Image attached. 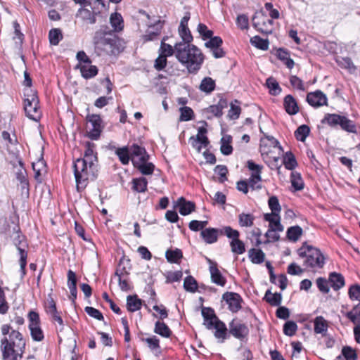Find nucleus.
<instances>
[{"mask_svg":"<svg viewBox=\"0 0 360 360\" xmlns=\"http://www.w3.org/2000/svg\"><path fill=\"white\" fill-rule=\"evenodd\" d=\"M1 330L4 335L0 345L3 360H18L22 358L26 345L22 334L12 329L8 324H4Z\"/></svg>","mask_w":360,"mask_h":360,"instance_id":"obj_1","label":"nucleus"},{"mask_svg":"<svg viewBox=\"0 0 360 360\" xmlns=\"http://www.w3.org/2000/svg\"><path fill=\"white\" fill-rule=\"evenodd\" d=\"M95 53L101 56H116L124 49L123 39L113 33L108 26H101L94 37Z\"/></svg>","mask_w":360,"mask_h":360,"instance_id":"obj_2","label":"nucleus"},{"mask_svg":"<svg viewBox=\"0 0 360 360\" xmlns=\"http://www.w3.org/2000/svg\"><path fill=\"white\" fill-rule=\"evenodd\" d=\"M175 56L190 74H196L204 61V56L195 45L179 42L174 45Z\"/></svg>","mask_w":360,"mask_h":360,"instance_id":"obj_3","label":"nucleus"},{"mask_svg":"<svg viewBox=\"0 0 360 360\" xmlns=\"http://www.w3.org/2000/svg\"><path fill=\"white\" fill-rule=\"evenodd\" d=\"M74 174L78 191L84 189L89 180H94L97 176V164H89L82 159L74 162Z\"/></svg>","mask_w":360,"mask_h":360,"instance_id":"obj_4","label":"nucleus"},{"mask_svg":"<svg viewBox=\"0 0 360 360\" xmlns=\"http://www.w3.org/2000/svg\"><path fill=\"white\" fill-rule=\"evenodd\" d=\"M300 257L304 258V266L312 271L322 269L326 263V257L321 251L312 245H307V242L302 243L297 250Z\"/></svg>","mask_w":360,"mask_h":360,"instance_id":"obj_5","label":"nucleus"},{"mask_svg":"<svg viewBox=\"0 0 360 360\" xmlns=\"http://www.w3.org/2000/svg\"><path fill=\"white\" fill-rule=\"evenodd\" d=\"M202 316L205 328L208 330L215 329L214 337L221 339V342H224L229 337L228 329L226 324L217 317L214 310L211 307H202Z\"/></svg>","mask_w":360,"mask_h":360,"instance_id":"obj_6","label":"nucleus"},{"mask_svg":"<svg viewBox=\"0 0 360 360\" xmlns=\"http://www.w3.org/2000/svg\"><path fill=\"white\" fill-rule=\"evenodd\" d=\"M13 230L15 231V234L12 237V240L13 245L18 251V255L20 256L19 263L20 266V273L22 277H24L26 274V266L27 263V259L28 255L27 250L29 245L25 236L22 233L18 226H16Z\"/></svg>","mask_w":360,"mask_h":360,"instance_id":"obj_7","label":"nucleus"},{"mask_svg":"<svg viewBox=\"0 0 360 360\" xmlns=\"http://www.w3.org/2000/svg\"><path fill=\"white\" fill-rule=\"evenodd\" d=\"M24 96V110L26 116L30 120L39 121L41 117V111L37 91L32 89H25Z\"/></svg>","mask_w":360,"mask_h":360,"instance_id":"obj_8","label":"nucleus"},{"mask_svg":"<svg viewBox=\"0 0 360 360\" xmlns=\"http://www.w3.org/2000/svg\"><path fill=\"white\" fill-rule=\"evenodd\" d=\"M252 26L259 32L270 34L273 32L274 21L263 11L256 12L252 19Z\"/></svg>","mask_w":360,"mask_h":360,"instance_id":"obj_9","label":"nucleus"},{"mask_svg":"<svg viewBox=\"0 0 360 360\" xmlns=\"http://www.w3.org/2000/svg\"><path fill=\"white\" fill-rule=\"evenodd\" d=\"M27 319L29 321L28 328L32 340L36 342L42 341L44 339V334L41 327V320L39 314L32 310L28 313Z\"/></svg>","mask_w":360,"mask_h":360,"instance_id":"obj_10","label":"nucleus"},{"mask_svg":"<svg viewBox=\"0 0 360 360\" xmlns=\"http://www.w3.org/2000/svg\"><path fill=\"white\" fill-rule=\"evenodd\" d=\"M86 120L89 124L87 125V136L91 140L98 139L103 129L101 116L97 114L87 115Z\"/></svg>","mask_w":360,"mask_h":360,"instance_id":"obj_11","label":"nucleus"},{"mask_svg":"<svg viewBox=\"0 0 360 360\" xmlns=\"http://www.w3.org/2000/svg\"><path fill=\"white\" fill-rule=\"evenodd\" d=\"M274 149L279 152V155L283 153V147L274 136L265 134L260 139L259 151L262 157H264L265 155H270Z\"/></svg>","mask_w":360,"mask_h":360,"instance_id":"obj_12","label":"nucleus"},{"mask_svg":"<svg viewBox=\"0 0 360 360\" xmlns=\"http://www.w3.org/2000/svg\"><path fill=\"white\" fill-rule=\"evenodd\" d=\"M249 333L248 326L236 318L232 319L229 323L228 333L238 340L243 341L247 339Z\"/></svg>","mask_w":360,"mask_h":360,"instance_id":"obj_13","label":"nucleus"},{"mask_svg":"<svg viewBox=\"0 0 360 360\" xmlns=\"http://www.w3.org/2000/svg\"><path fill=\"white\" fill-rule=\"evenodd\" d=\"M222 300L228 304V309L232 313H237L242 308L243 300L237 292H226L222 295Z\"/></svg>","mask_w":360,"mask_h":360,"instance_id":"obj_14","label":"nucleus"},{"mask_svg":"<svg viewBox=\"0 0 360 360\" xmlns=\"http://www.w3.org/2000/svg\"><path fill=\"white\" fill-rule=\"evenodd\" d=\"M207 130L204 127H200L198 129V134L196 136H191L189 139V143L191 146L200 153L202 148H207L210 144V141L207 136L205 135Z\"/></svg>","mask_w":360,"mask_h":360,"instance_id":"obj_15","label":"nucleus"},{"mask_svg":"<svg viewBox=\"0 0 360 360\" xmlns=\"http://www.w3.org/2000/svg\"><path fill=\"white\" fill-rule=\"evenodd\" d=\"M306 100L311 106L314 108L328 105L327 97L326 94L320 90L308 93Z\"/></svg>","mask_w":360,"mask_h":360,"instance_id":"obj_16","label":"nucleus"},{"mask_svg":"<svg viewBox=\"0 0 360 360\" xmlns=\"http://www.w3.org/2000/svg\"><path fill=\"white\" fill-rule=\"evenodd\" d=\"M131 156L133 165L136 162H147L150 157L146 148L136 143L131 146Z\"/></svg>","mask_w":360,"mask_h":360,"instance_id":"obj_17","label":"nucleus"},{"mask_svg":"<svg viewBox=\"0 0 360 360\" xmlns=\"http://www.w3.org/2000/svg\"><path fill=\"white\" fill-rule=\"evenodd\" d=\"M207 260L210 264L209 269L212 281L219 286H224L226 283V279L219 270L217 264L209 258Z\"/></svg>","mask_w":360,"mask_h":360,"instance_id":"obj_18","label":"nucleus"},{"mask_svg":"<svg viewBox=\"0 0 360 360\" xmlns=\"http://www.w3.org/2000/svg\"><path fill=\"white\" fill-rule=\"evenodd\" d=\"M174 207H179V213L186 216L195 211V204L192 201L186 200L184 197H180L175 202Z\"/></svg>","mask_w":360,"mask_h":360,"instance_id":"obj_19","label":"nucleus"},{"mask_svg":"<svg viewBox=\"0 0 360 360\" xmlns=\"http://www.w3.org/2000/svg\"><path fill=\"white\" fill-rule=\"evenodd\" d=\"M97 13L91 11L88 8L82 7L78 9L76 17L81 19L86 24L93 25L96 22Z\"/></svg>","mask_w":360,"mask_h":360,"instance_id":"obj_20","label":"nucleus"},{"mask_svg":"<svg viewBox=\"0 0 360 360\" xmlns=\"http://www.w3.org/2000/svg\"><path fill=\"white\" fill-rule=\"evenodd\" d=\"M283 108L290 115H295L300 111L296 99L290 94L286 95L283 98Z\"/></svg>","mask_w":360,"mask_h":360,"instance_id":"obj_21","label":"nucleus"},{"mask_svg":"<svg viewBox=\"0 0 360 360\" xmlns=\"http://www.w3.org/2000/svg\"><path fill=\"white\" fill-rule=\"evenodd\" d=\"M219 229L207 228L200 232V236L207 244H212L218 240Z\"/></svg>","mask_w":360,"mask_h":360,"instance_id":"obj_22","label":"nucleus"},{"mask_svg":"<svg viewBox=\"0 0 360 360\" xmlns=\"http://www.w3.org/2000/svg\"><path fill=\"white\" fill-rule=\"evenodd\" d=\"M68 286L70 292L69 298L72 301V304H75L77 294V278L75 273L72 270H69L68 271Z\"/></svg>","mask_w":360,"mask_h":360,"instance_id":"obj_23","label":"nucleus"},{"mask_svg":"<svg viewBox=\"0 0 360 360\" xmlns=\"http://www.w3.org/2000/svg\"><path fill=\"white\" fill-rule=\"evenodd\" d=\"M314 332L326 337L328 329V323L322 316H318L314 319Z\"/></svg>","mask_w":360,"mask_h":360,"instance_id":"obj_24","label":"nucleus"},{"mask_svg":"<svg viewBox=\"0 0 360 360\" xmlns=\"http://www.w3.org/2000/svg\"><path fill=\"white\" fill-rule=\"evenodd\" d=\"M115 275L118 277L119 286L122 291L127 292L131 289L128 281L129 272L126 271L125 267L122 269H117Z\"/></svg>","mask_w":360,"mask_h":360,"instance_id":"obj_25","label":"nucleus"},{"mask_svg":"<svg viewBox=\"0 0 360 360\" xmlns=\"http://www.w3.org/2000/svg\"><path fill=\"white\" fill-rule=\"evenodd\" d=\"M95 144L94 143L87 141L85 143V151L83 158L82 160H84L89 164H97L98 159L96 153L94 152Z\"/></svg>","mask_w":360,"mask_h":360,"instance_id":"obj_26","label":"nucleus"},{"mask_svg":"<svg viewBox=\"0 0 360 360\" xmlns=\"http://www.w3.org/2000/svg\"><path fill=\"white\" fill-rule=\"evenodd\" d=\"M115 153L118 157L119 160L123 165H127L131 160V146H123L120 148L113 147Z\"/></svg>","mask_w":360,"mask_h":360,"instance_id":"obj_27","label":"nucleus"},{"mask_svg":"<svg viewBox=\"0 0 360 360\" xmlns=\"http://www.w3.org/2000/svg\"><path fill=\"white\" fill-rule=\"evenodd\" d=\"M110 23L112 27L111 30L113 33L120 32L124 28V20L122 15L117 12L111 13L110 16Z\"/></svg>","mask_w":360,"mask_h":360,"instance_id":"obj_28","label":"nucleus"},{"mask_svg":"<svg viewBox=\"0 0 360 360\" xmlns=\"http://www.w3.org/2000/svg\"><path fill=\"white\" fill-rule=\"evenodd\" d=\"M328 282L334 290H340L345 284L344 276L336 272H332L329 274Z\"/></svg>","mask_w":360,"mask_h":360,"instance_id":"obj_29","label":"nucleus"},{"mask_svg":"<svg viewBox=\"0 0 360 360\" xmlns=\"http://www.w3.org/2000/svg\"><path fill=\"white\" fill-rule=\"evenodd\" d=\"M264 219L269 222V229L273 228L274 229L277 230L278 232H281L283 231V226L280 222V214L275 216L274 214L266 213L264 215Z\"/></svg>","mask_w":360,"mask_h":360,"instance_id":"obj_30","label":"nucleus"},{"mask_svg":"<svg viewBox=\"0 0 360 360\" xmlns=\"http://www.w3.org/2000/svg\"><path fill=\"white\" fill-rule=\"evenodd\" d=\"M141 306L142 300L136 295H128L127 297V309L129 312L139 310Z\"/></svg>","mask_w":360,"mask_h":360,"instance_id":"obj_31","label":"nucleus"},{"mask_svg":"<svg viewBox=\"0 0 360 360\" xmlns=\"http://www.w3.org/2000/svg\"><path fill=\"white\" fill-rule=\"evenodd\" d=\"M154 333L165 338H169L172 335L169 326L165 322L160 321L155 323Z\"/></svg>","mask_w":360,"mask_h":360,"instance_id":"obj_32","label":"nucleus"},{"mask_svg":"<svg viewBox=\"0 0 360 360\" xmlns=\"http://www.w3.org/2000/svg\"><path fill=\"white\" fill-rule=\"evenodd\" d=\"M216 88L215 81L210 77H204L199 86V89L207 94H211Z\"/></svg>","mask_w":360,"mask_h":360,"instance_id":"obj_33","label":"nucleus"},{"mask_svg":"<svg viewBox=\"0 0 360 360\" xmlns=\"http://www.w3.org/2000/svg\"><path fill=\"white\" fill-rule=\"evenodd\" d=\"M276 56L288 68L292 69L294 67V60L290 58V53L286 49L282 48L278 49L276 52Z\"/></svg>","mask_w":360,"mask_h":360,"instance_id":"obj_34","label":"nucleus"},{"mask_svg":"<svg viewBox=\"0 0 360 360\" xmlns=\"http://www.w3.org/2000/svg\"><path fill=\"white\" fill-rule=\"evenodd\" d=\"M82 76L86 79H91L97 75L98 69L96 65H83L79 67Z\"/></svg>","mask_w":360,"mask_h":360,"instance_id":"obj_35","label":"nucleus"},{"mask_svg":"<svg viewBox=\"0 0 360 360\" xmlns=\"http://www.w3.org/2000/svg\"><path fill=\"white\" fill-rule=\"evenodd\" d=\"M266 86L269 89V93L272 96H278L282 91V89L278 82L273 77H269L266 79Z\"/></svg>","mask_w":360,"mask_h":360,"instance_id":"obj_36","label":"nucleus"},{"mask_svg":"<svg viewBox=\"0 0 360 360\" xmlns=\"http://www.w3.org/2000/svg\"><path fill=\"white\" fill-rule=\"evenodd\" d=\"M131 184V189L135 192L144 193L147 191L148 181L145 177L134 178Z\"/></svg>","mask_w":360,"mask_h":360,"instance_id":"obj_37","label":"nucleus"},{"mask_svg":"<svg viewBox=\"0 0 360 360\" xmlns=\"http://www.w3.org/2000/svg\"><path fill=\"white\" fill-rule=\"evenodd\" d=\"M302 234L303 230L298 225L289 227L286 231L287 238L292 242L297 241Z\"/></svg>","mask_w":360,"mask_h":360,"instance_id":"obj_38","label":"nucleus"},{"mask_svg":"<svg viewBox=\"0 0 360 360\" xmlns=\"http://www.w3.org/2000/svg\"><path fill=\"white\" fill-rule=\"evenodd\" d=\"M264 300L271 306H279L281 303L282 295L281 293H272L270 290H266Z\"/></svg>","mask_w":360,"mask_h":360,"instance_id":"obj_39","label":"nucleus"},{"mask_svg":"<svg viewBox=\"0 0 360 360\" xmlns=\"http://www.w3.org/2000/svg\"><path fill=\"white\" fill-rule=\"evenodd\" d=\"M342 115L335 113H327L321 120L322 124H327L331 127L340 126Z\"/></svg>","mask_w":360,"mask_h":360,"instance_id":"obj_40","label":"nucleus"},{"mask_svg":"<svg viewBox=\"0 0 360 360\" xmlns=\"http://www.w3.org/2000/svg\"><path fill=\"white\" fill-rule=\"evenodd\" d=\"M283 164L288 170H293L297 166L296 158L291 151H288L283 155Z\"/></svg>","mask_w":360,"mask_h":360,"instance_id":"obj_41","label":"nucleus"},{"mask_svg":"<svg viewBox=\"0 0 360 360\" xmlns=\"http://www.w3.org/2000/svg\"><path fill=\"white\" fill-rule=\"evenodd\" d=\"M281 155H279V152H278L277 156H271L270 154L265 155L264 157L262 158L271 169H277L278 173H279L282 165L279 163Z\"/></svg>","mask_w":360,"mask_h":360,"instance_id":"obj_42","label":"nucleus"},{"mask_svg":"<svg viewBox=\"0 0 360 360\" xmlns=\"http://www.w3.org/2000/svg\"><path fill=\"white\" fill-rule=\"evenodd\" d=\"M240 102L237 99H235L230 103V109L227 115V117L230 120H237L239 117L241 113V108L240 106Z\"/></svg>","mask_w":360,"mask_h":360,"instance_id":"obj_43","label":"nucleus"},{"mask_svg":"<svg viewBox=\"0 0 360 360\" xmlns=\"http://www.w3.org/2000/svg\"><path fill=\"white\" fill-rule=\"evenodd\" d=\"M248 255L253 264H262L265 259V254L260 249L251 248Z\"/></svg>","mask_w":360,"mask_h":360,"instance_id":"obj_44","label":"nucleus"},{"mask_svg":"<svg viewBox=\"0 0 360 360\" xmlns=\"http://www.w3.org/2000/svg\"><path fill=\"white\" fill-rule=\"evenodd\" d=\"M134 167L139 169V171L143 175H150L153 173L155 165L152 162H136Z\"/></svg>","mask_w":360,"mask_h":360,"instance_id":"obj_45","label":"nucleus"},{"mask_svg":"<svg viewBox=\"0 0 360 360\" xmlns=\"http://www.w3.org/2000/svg\"><path fill=\"white\" fill-rule=\"evenodd\" d=\"M232 141V136L226 135L223 136L221 139V147L220 150L224 155H229L233 152V147L231 145Z\"/></svg>","mask_w":360,"mask_h":360,"instance_id":"obj_46","label":"nucleus"},{"mask_svg":"<svg viewBox=\"0 0 360 360\" xmlns=\"http://www.w3.org/2000/svg\"><path fill=\"white\" fill-rule=\"evenodd\" d=\"M340 127L342 130L347 132L356 133V124L345 115H342Z\"/></svg>","mask_w":360,"mask_h":360,"instance_id":"obj_47","label":"nucleus"},{"mask_svg":"<svg viewBox=\"0 0 360 360\" xmlns=\"http://www.w3.org/2000/svg\"><path fill=\"white\" fill-rule=\"evenodd\" d=\"M165 257L169 262L178 264L183 257V253L182 251L178 248L175 250L169 249L166 251Z\"/></svg>","mask_w":360,"mask_h":360,"instance_id":"obj_48","label":"nucleus"},{"mask_svg":"<svg viewBox=\"0 0 360 360\" xmlns=\"http://www.w3.org/2000/svg\"><path fill=\"white\" fill-rule=\"evenodd\" d=\"M345 316L349 319L354 324L360 325V303L355 305L352 309L347 311Z\"/></svg>","mask_w":360,"mask_h":360,"instance_id":"obj_49","label":"nucleus"},{"mask_svg":"<svg viewBox=\"0 0 360 360\" xmlns=\"http://www.w3.org/2000/svg\"><path fill=\"white\" fill-rule=\"evenodd\" d=\"M290 182L295 191H301L304 188V181L301 174L297 172H292L290 174Z\"/></svg>","mask_w":360,"mask_h":360,"instance_id":"obj_50","label":"nucleus"},{"mask_svg":"<svg viewBox=\"0 0 360 360\" xmlns=\"http://www.w3.org/2000/svg\"><path fill=\"white\" fill-rule=\"evenodd\" d=\"M219 234L221 236H226L231 240L240 237V232L236 229H233L230 226H224L219 228Z\"/></svg>","mask_w":360,"mask_h":360,"instance_id":"obj_51","label":"nucleus"},{"mask_svg":"<svg viewBox=\"0 0 360 360\" xmlns=\"http://www.w3.org/2000/svg\"><path fill=\"white\" fill-rule=\"evenodd\" d=\"M231 252L236 255H242L245 252V245L243 241L239 238L230 241Z\"/></svg>","mask_w":360,"mask_h":360,"instance_id":"obj_52","label":"nucleus"},{"mask_svg":"<svg viewBox=\"0 0 360 360\" xmlns=\"http://www.w3.org/2000/svg\"><path fill=\"white\" fill-rule=\"evenodd\" d=\"M62 31L59 28H53L49 32V39L51 45L57 46L63 39Z\"/></svg>","mask_w":360,"mask_h":360,"instance_id":"obj_53","label":"nucleus"},{"mask_svg":"<svg viewBox=\"0 0 360 360\" xmlns=\"http://www.w3.org/2000/svg\"><path fill=\"white\" fill-rule=\"evenodd\" d=\"M46 162L43 159L39 160L37 162L32 163V169L34 172V178L39 182L41 181V180L39 179V176L41 175V173L46 172Z\"/></svg>","mask_w":360,"mask_h":360,"instance_id":"obj_54","label":"nucleus"},{"mask_svg":"<svg viewBox=\"0 0 360 360\" xmlns=\"http://www.w3.org/2000/svg\"><path fill=\"white\" fill-rule=\"evenodd\" d=\"M255 219L253 214L243 212L238 215V223L241 227H250L253 225Z\"/></svg>","mask_w":360,"mask_h":360,"instance_id":"obj_55","label":"nucleus"},{"mask_svg":"<svg viewBox=\"0 0 360 360\" xmlns=\"http://www.w3.org/2000/svg\"><path fill=\"white\" fill-rule=\"evenodd\" d=\"M250 43L252 46L263 51H266L269 49V40L267 39H262L257 35L250 39Z\"/></svg>","mask_w":360,"mask_h":360,"instance_id":"obj_56","label":"nucleus"},{"mask_svg":"<svg viewBox=\"0 0 360 360\" xmlns=\"http://www.w3.org/2000/svg\"><path fill=\"white\" fill-rule=\"evenodd\" d=\"M310 128L306 124L300 126L295 131V136L297 140L304 142L309 135Z\"/></svg>","mask_w":360,"mask_h":360,"instance_id":"obj_57","label":"nucleus"},{"mask_svg":"<svg viewBox=\"0 0 360 360\" xmlns=\"http://www.w3.org/2000/svg\"><path fill=\"white\" fill-rule=\"evenodd\" d=\"M268 205L269 209L271 210V213H269L270 214H274L275 216L280 214L281 207L276 196L273 195L269 198Z\"/></svg>","mask_w":360,"mask_h":360,"instance_id":"obj_58","label":"nucleus"},{"mask_svg":"<svg viewBox=\"0 0 360 360\" xmlns=\"http://www.w3.org/2000/svg\"><path fill=\"white\" fill-rule=\"evenodd\" d=\"M184 288L188 292H196L198 290V283L196 280L192 276L186 277L184 282Z\"/></svg>","mask_w":360,"mask_h":360,"instance_id":"obj_59","label":"nucleus"},{"mask_svg":"<svg viewBox=\"0 0 360 360\" xmlns=\"http://www.w3.org/2000/svg\"><path fill=\"white\" fill-rule=\"evenodd\" d=\"M179 111L181 113L179 121L186 122L193 120L194 117V112L190 107H181L179 108Z\"/></svg>","mask_w":360,"mask_h":360,"instance_id":"obj_60","label":"nucleus"},{"mask_svg":"<svg viewBox=\"0 0 360 360\" xmlns=\"http://www.w3.org/2000/svg\"><path fill=\"white\" fill-rule=\"evenodd\" d=\"M166 38L165 37L163 40L161 41L160 47V54L162 56H165V57L172 56L173 54H175V47H172L170 44H166L165 40Z\"/></svg>","mask_w":360,"mask_h":360,"instance_id":"obj_61","label":"nucleus"},{"mask_svg":"<svg viewBox=\"0 0 360 360\" xmlns=\"http://www.w3.org/2000/svg\"><path fill=\"white\" fill-rule=\"evenodd\" d=\"M338 65L342 68L347 69L350 73L354 72L356 67L354 65L352 59L349 57L342 58L338 61Z\"/></svg>","mask_w":360,"mask_h":360,"instance_id":"obj_62","label":"nucleus"},{"mask_svg":"<svg viewBox=\"0 0 360 360\" xmlns=\"http://www.w3.org/2000/svg\"><path fill=\"white\" fill-rule=\"evenodd\" d=\"M342 356L345 360H356L358 358L356 351L349 346L342 347Z\"/></svg>","mask_w":360,"mask_h":360,"instance_id":"obj_63","label":"nucleus"},{"mask_svg":"<svg viewBox=\"0 0 360 360\" xmlns=\"http://www.w3.org/2000/svg\"><path fill=\"white\" fill-rule=\"evenodd\" d=\"M348 295L350 300H357L360 303V285H351L348 290Z\"/></svg>","mask_w":360,"mask_h":360,"instance_id":"obj_64","label":"nucleus"}]
</instances>
